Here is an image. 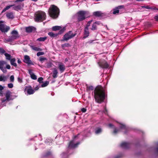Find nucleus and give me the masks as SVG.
I'll return each instance as SVG.
<instances>
[{"mask_svg":"<svg viewBox=\"0 0 158 158\" xmlns=\"http://www.w3.org/2000/svg\"><path fill=\"white\" fill-rule=\"evenodd\" d=\"M24 91H26L28 94H33L35 92L34 90L32 89L31 86H26L24 89Z\"/></svg>","mask_w":158,"mask_h":158,"instance_id":"12","label":"nucleus"},{"mask_svg":"<svg viewBox=\"0 0 158 158\" xmlns=\"http://www.w3.org/2000/svg\"><path fill=\"white\" fill-rule=\"evenodd\" d=\"M43 80V78L40 77L38 78V81L40 83L43 82L42 81Z\"/></svg>","mask_w":158,"mask_h":158,"instance_id":"42","label":"nucleus"},{"mask_svg":"<svg viewBox=\"0 0 158 158\" xmlns=\"http://www.w3.org/2000/svg\"><path fill=\"white\" fill-rule=\"evenodd\" d=\"M44 53L43 52H39L37 53V56H40L41 55H44Z\"/></svg>","mask_w":158,"mask_h":158,"instance_id":"48","label":"nucleus"},{"mask_svg":"<svg viewBox=\"0 0 158 158\" xmlns=\"http://www.w3.org/2000/svg\"><path fill=\"white\" fill-rule=\"evenodd\" d=\"M89 28H88L87 27H85L84 30V36L83 39H85L89 35Z\"/></svg>","mask_w":158,"mask_h":158,"instance_id":"18","label":"nucleus"},{"mask_svg":"<svg viewBox=\"0 0 158 158\" xmlns=\"http://www.w3.org/2000/svg\"><path fill=\"white\" fill-rule=\"evenodd\" d=\"M142 8H145L147 9H152V8L148 6H142Z\"/></svg>","mask_w":158,"mask_h":158,"instance_id":"50","label":"nucleus"},{"mask_svg":"<svg viewBox=\"0 0 158 158\" xmlns=\"http://www.w3.org/2000/svg\"><path fill=\"white\" fill-rule=\"evenodd\" d=\"M8 87L10 88H11L13 87V85L12 83H9L8 84Z\"/></svg>","mask_w":158,"mask_h":158,"instance_id":"53","label":"nucleus"},{"mask_svg":"<svg viewBox=\"0 0 158 158\" xmlns=\"http://www.w3.org/2000/svg\"><path fill=\"white\" fill-rule=\"evenodd\" d=\"M49 83V82L48 81H45L44 83H43V84H42L41 85L40 87H45L46 86H47Z\"/></svg>","mask_w":158,"mask_h":158,"instance_id":"36","label":"nucleus"},{"mask_svg":"<svg viewBox=\"0 0 158 158\" xmlns=\"http://www.w3.org/2000/svg\"><path fill=\"white\" fill-rule=\"evenodd\" d=\"M41 87L40 86H38V85H37L35 88L34 90H37L39 89V87Z\"/></svg>","mask_w":158,"mask_h":158,"instance_id":"59","label":"nucleus"},{"mask_svg":"<svg viewBox=\"0 0 158 158\" xmlns=\"http://www.w3.org/2000/svg\"><path fill=\"white\" fill-rule=\"evenodd\" d=\"M58 68L61 73L63 72L65 70V67L64 64H59Z\"/></svg>","mask_w":158,"mask_h":158,"instance_id":"20","label":"nucleus"},{"mask_svg":"<svg viewBox=\"0 0 158 158\" xmlns=\"http://www.w3.org/2000/svg\"><path fill=\"white\" fill-rule=\"evenodd\" d=\"M58 73V72L57 70L56 69H54L53 73V77L54 78H56L57 77V74Z\"/></svg>","mask_w":158,"mask_h":158,"instance_id":"25","label":"nucleus"},{"mask_svg":"<svg viewBox=\"0 0 158 158\" xmlns=\"http://www.w3.org/2000/svg\"><path fill=\"white\" fill-rule=\"evenodd\" d=\"M31 77L33 80H36L37 79V76L35 75L34 73L31 75Z\"/></svg>","mask_w":158,"mask_h":158,"instance_id":"40","label":"nucleus"},{"mask_svg":"<svg viewBox=\"0 0 158 158\" xmlns=\"http://www.w3.org/2000/svg\"><path fill=\"white\" fill-rule=\"evenodd\" d=\"M12 35L11 36L12 38L15 40L19 37V34L18 31L16 30H13L11 33Z\"/></svg>","mask_w":158,"mask_h":158,"instance_id":"13","label":"nucleus"},{"mask_svg":"<svg viewBox=\"0 0 158 158\" xmlns=\"http://www.w3.org/2000/svg\"><path fill=\"white\" fill-rule=\"evenodd\" d=\"M73 19H76L77 20V22H79V11L74 15L73 16Z\"/></svg>","mask_w":158,"mask_h":158,"instance_id":"23","label":"nucleus"},{"mask_svg":"<svg viewBox=\"0 0 158 158\" xmlns=\"http://www.w3.org/2000/svg\"><path fill=\"white\" fill-rule=\"evenodd\" d=\"M130 144L126 142H123L120 144L121 147L123 149H127L130 147Z\"/></svg>","mask_w":158,"mask_h":158,"instance_id":"16","label":"nucleus"},{"mask_svg":"<svg viewBox=\"0 0 158 158\" xmlns=\"http://www.w3.org/2000/svg\"><path fill=\"white\" fill-rule=\"evenodd\" d=\"M94 15L97 17H100L102 16V13L101 11H97L94 12L93 13Z\"/></svg>","mask_w":158,"mask_h":158,"instance_id":"21","label":"nucleus"},{"mask_svg":"<svg viewBox=\"0 0 158 158\" xmlns=\"http://www.w3.org/2000/svg\"><path fill=\"white\" fill-rule=\"evenodd\" d=\"M47 39V37H40L37 39V40L39 41H44Z\"/></svg>","mask_w":158,"mask_h":158,"instance_id":"34","label":"nucleus"},{"mask_svg":"<svg viewBox=\"0 0 158 158\" xmlns=\"http://www.w3.org/2000/svg\"><path fill=\"white\" fill-rule=\"evenodd\" d=\"M92 20H90L87 23V24L86 25V26L85 27H87L88 28L89 26L90 25V24L92 22Z\"/></svg>","mask_w":158,"mask_h":158,"instance_id":"49","label":"nucleus"},{"mask_svg":"<svg viewBox=\"0 0 158 158\" xmlns=\"http://www.w3.org/2000/svg\"><path fill=\"white\" fill-rule=\"evenodd\" d=\"M127 129H113L112 131L113 135H116L120 132H123L124 134L127 133Z\"/></svg>","mask_w":158,"mask_h":158,"instance_id":"11","label":"nucleus"},{"mask_svg":"<svg viewBox=\"0 0 158 158\" xmlns=\"http://www.w3.org/2000/svg\"><path fill=\"white\" fill-rule=\"evenodd\" d=\"M49 16L53 19L57 18L59 14L60 10L58 7L55 5L50 6L48 10Z\"/></svg>","mask_w":158,"mask_h":158,"instance_id":"2","label":"nucleus"},{"mask_svg":"<svg viewBox=\"0 0 158 158\" xmlns=\"http://www.w3.org/2000/svg\"><path fill=\"white\" fill-rule=\"evenodd\" d=\"M70 45L69 43H65L62 44L61 45L62 49H64L66 47L68 48L70 47Z\"/></svg>","mask_w":158,"mask_h":158,"instance_id":"29","label":"nucleus"},{"mask_svg":"<svg viewBox=\"0 0 158 158\" xmlns=\"http://www.w3.org/2000/svg\"><path fill=\"white\" fill-rule=\"evenodd\" d=\"M11 67L9 64H7L6 61L4 60L0 61V69L3 73H6L7 72L6 69H10Z\"/></svg>","mask_w":158,"mask_h":158,"instance_id":"5","label":"nucleus"},{"mask_svg":"<svg viewBox=\"0 0 158 158\" xmlns=\"http://www.w3.org/2000/svg\"><path fill=\"white\" fill-rule=\"evenodd\" d=\"M35 28L32 26H29L26 28V31L27 33H31L33 31H35Z\"/></svg>","mask_w":158,"mask_h":158,"instance_id":"15","label":"nucleus"},{"mask_svg":"<svg viewBox=\"0 0 158 158\" xmlns=\"http://www.w3.org/2000/svg\"><path fill=\"white\" fill-rule=\"evenodd\" d=\"M5 52V50L2 48H0V53L2 54H3Z\"/></svg>","mask_w":158,"mask_h":158,"instance_id":"44","label":"nucleus"},{"mask_svg":"<svg viewBox=\"0 0 158 158\" xmlns=\"http://www.w3.org/2000/svg\"><path fill=\"white\" fill-rule=\"evenodd\" d=\"M3 23V21H0V30L2 32H6L10 29V27L9 26H6L5 27V26L3 24L1 23Z\"/></svg>","mask_w":158,"mask_h":158,"instance_id":"9","label":"nucleus"},{"mask_svg":"<svg viewBox=\"0 0 158 158\" xmlns=\"http://www.w3.org/2000/svg\"><path fill=\"white\" fill-rule=\"evenodd\" d=\"M23 61L28 65H34V64L30 60V58L29 56L27 55H25L24 56Z\"/></svg>","mask_w":158,"mask_h":158,"instance_id":"10","label":"nucleus"},{"mask_svg":"<svg viewBox=\"0 0 158 158\" xmlns=\"http://www.w3.org/2000/svg\"><path fill=\"white\" fill-rule=\"evenodd\" d=\"M97 29V25L94 23L92 25L91 30H94Z\"/></svg>","mask_w":158,"mask_h":158,"instance_id":"39","label":"nucleus"},{"mask_svg":"<svg viewBox=\"0 0 158 158\" xmlns=\"http://www.w3.org/2000/svg\"><path fill=\"white\" fill-rule=\"evenodd\" d=\"M48 35L51 37H53L56 36L58 35V34H54L52 32H49L48 33Z\"/></svg>","mask_w":158,"mask_h":158,"instance_id":"33","label":"nucleus"},{"mask_svg":"<svg viewBox=\"0 0 158 158\" xmlns=\"http://www.w3.org/2000/svg\"><path fill=\"white\" fill-rule=\"evenodd\" d=\"M13 8L14 10H20L21 9V6L20 5H19L16 6H15L13 7Z\"/></svg>","mask_w":158,"mask_h":158,"instance_id":"32","label":"nucleus"},{"mask_svg":"<svg viewBox=\"0 0 158 158\" xmlns=\"http://www.w3.org/2000/svg\"><path fill=\"white\" fill-rule=\"evenodd\" d=\"M18 81L19 82L21 83L23 82L22 79L20 78L19 77H18Z\"/></svg>","mask_w":158,"mask_h":158,"instance_id":"54","label":"nucleus"},{"mask_svg":"<svg viewBox=\"0 0 158 158\" xmlns=\"http://www.w3.org/2000/svg\"><path fill=\"white\" fill-rule=\"evenodd\" d=\"M120 128H126V126L125 125L121 124L120 125Z\"/></svg>","mask_w":158,"mask_h":158,"instance_id":"52","label":"nucleus"},{"mask_svg":"<svg viewBox=\"0 0 158 158\" xmlns=\"http://www.w3.org/2000/svg\"><path fill=\"white\" fill-rule=\"evenodd\" d=\"M62 158H67L68 156V154L66 153H63L61 155Z\"/></svg>","mask_w":158,"mask_h":158,"instance_id":"43","label":"nucleus"},{"mask_svg":"<svg viewBox=\"0 0 158 158\" xmlns=\"http://www.w3.org/2000/svg\"><path fill=\"white\" fill-rule=\"evenodd\" d=\"M103 112H104L105 114H107V110L106 108H105L104 110H103Z\"/></svg>","mask_w":158,"mask_h":158,"instance_id":"63","label":"nucleus"},{"mask_svg":"<svg viewBox=\"0 0 158 158\" xmlns=\"http://www.w3.org/2000/svg\"><path fill=\"white\" fill-rule=\"evenodd\" d=\"M45 142L46 143L48 144V143H49V144H50V143L52 142V140L51 139H46L45 141Z\"/></svg>","mask_w":158,"mask_h":158,"instance_id":"41","label":"nucleus"},{"mask_svg":"<svg viewBox=\"0 0 158 158\" xmlns=\"http://www.w3.org/2000/svg\"><path fill=\"white\" fill-rule=\"evenodd\" d=\"M15 6V5H12L8 6H7L6 7H5L2 11V13H3L5 12L6 11L9 9L10 7H13Z\"/></svg>","mask_w":158,"mask_h":158,"instance_id":"27","label":"nucleus"},{"mask_svg":"<svg viewBox=\"0 0 158 158\" xmlns=\"http://www.w3.org/2000/svg\"><path fill=\"white\" fill-rule=\"evenodd\" d=\"M76 35V33L73 34L72 31H69L64 35L63 39L61 40V41H67L73 38Z\"/></svg>","mask_w":158,"mask_h":158,"instance_id":"6","label":"nucleus"},{"mask_svg":"<svg viewBox=\"0 0 158 158\" xmlns=\"http://www.w3.org/2000/svg\"><path fill=\"white\" fill-rule=\"evenodd\" d=\"M14 40H14L12 38L11 36L7 40V41L8 42H11Z\"/></svg>","mask_w":158,"mask_h":158,"instance_id":"46","label":"nucleus"},{"mask_svg":"<svg viewBox=\"0 0 158 158\" xmlns=\"http://www.w3.org/2000/svg\"><path fill=\"white\" fill-rule=\"evenodd\" d=\"M65 30V27H64L63 28L60 29L58 33V35L62 34L64 31Z\"/></svg>","mask_w":158,"mask_h":158,"instance_id":"38","label":"nucleus"},{"mask_svg":"<svg viewBox=\"0 0 158 158\" xmlns=\"http://www.w3.org/2000/svg\"><path fill=\"white\" fill-rule=\"evenodd\" d=\"M4 55L6 56V58L7 60H10L11 59V56L10 54L7 53H5Z\"/></svg>","mask_w":158,"mask_h":158,"instance_id":"30","label":"nucleus"},{"mask_svg":"<svg viewBox=\"0 0 158 158\" xmlns=\"http://www.w3.org/2000/svg\"><path fill=\"white\" fill-rule=\"evenodd\" d=\"M28 73L30 75V76L31 74H34V73L32 72V70L31 69L28 70Z\"/></svg>","mask_w":158,"mask_h":158,"instance_id":"56","label":"nucleus"},{"mask_svg":"<svg viewBox=\"0 0 158 158\" xmlns=\"http://www.w3.org/2000/svg\"><path fill=\"white\" fill-rule=\"evenodd\" d=\"M10 80L11 82H13L14 81V75H11L10 77Z\"/></svg>","mask_w":158,"mask_h":158,"instance_id":"51","label":"nucleus"},{"mask_svg":"<svg viewBox=\"0 0 158 158\" xmlns=\"http://www.w3.org/2000/svg\"><path fill=\"white\" fill-rule=\"evenodd\" d=\"M2 102V103L4 102H5L6 101H7V100H6V98L4 99L3 98H2L1 99Z\"/></svg>","mask_w":158,"mask_h":158,"instance_id":"57","label":"nucleus"},{"mask_svg":"<svg viewBox=\"0 0 158 158\" xmlns=\"http://www.w3.org/2000/svg\"><path fill=\"white\" fill-rule=\"evenodd\" d=\"M11 92L9 90H7L5 94V96L6 97V100H7V101H9L11 100L10 98V96Z\"/></svg>","mask_w":158,"mask_h":158,"instance_id":"17","label":"nucleus"},{"mask_svg":"<svg viewBox=\"0 0 158 158\" xmlns=\"http://www.w3.org/2000/svg\"><path fill=\"white\" fill-rule=\"evenodd\" d=\"M94 131L96 135H98L102 131V129H94Z\"/></svg>","mask_w":158,"mask_h":158,"instance_id":"26","label":"nucleus"},{"mask_svg":"<svg viewBox=\"0 0 158 158\" xmlns=\"http://www.w3.org/2000/svg\"><path fill=\"white\" fill-rule=\"evenodd\" d=\"M34 139V140L38 142V140H42V138L41 135H39L38 137L37 136H35L34 139H31V140Z\"/></svg>","mask_w":158,"mask_h":158,"instance_id":"24","label":"nucleus"},{"mask_svg":"<svg viewBox=\"0 0 158 158\" xmlns=\"http://www.w3.org/2000/svg\"><path fill=\"white\" fill-rule=\"evenodd\" d=\"M46 15L44 12L39 11L35 13L34 19L36 22H42L46 19Z\"/></svg>","mask_w":158,"mask_h":158,"instance_id":"4","label":"nucleus"},{"mask_svg":"<svg viewBox=\"0 0 158 158\" xmlns=\"http://www.w3.org/2000/svg\"><path fill=\"white\" fill-rule=\"evenodd\" d=\"M109 127H113L114 126L111 123H110L108 124Z\"/></svg>","mask_w":158,"mask_h":158,"instance_id":"60","label":"nucleus"},{"mask_svg":"<svg viewBox=\"0 0 158 158\" xmlns=\"http://www.w3.org/2000/svg\"><path fill=\"white\" fill-rule=\"evenodd\" d=\"M6 17L9 19H13L14 18L13 13L12 12H8L6 14Z\"/></svg>","mask_w":158,"mask_h":158,"instance_id":"19","label":"nucleus"},{"mask_svg":"<svg viewBox=\"0 0 158 158\" xmlns=\"http://www.w3.org/2000/svg\"><path fill=\"white\" fill-rule=\"evenodd\" d=\"M89 12L87 11H80V21H82L85 19L86 17H88L87 15Z\"/></svg>","mask_w":158,"mask_h":158,"instance_id":"8","label":"nucleus"},{"mask_svg":"<svg viewBox=\"0 0 158 158\" xmlns=\"http://www.w3.org/2000/svg\"><path fill=\"white\" fill-rule=\"evenodd\" d=\"M155 144L156 146V148L155 149L156 152V153L158 154V142L156 143Z\"/></svg>","mask_w":158,"mask_h":158,"instance_id":"47","label":"nucleus"},{"mask_svg":"<svg viewBox=\"0 0 158 158\" xmlns=\"http://www.w3.org/2000/svg\"><path fill=\"white\" fill-rule=\"evenodd\" d=\"M31 48L33 50L35 51H40L42 50V49L38 47L32 46Z\"/></svg>","mask_w":158,"mask_h":158,"instance_id":"37","label":"nucleus"},{"mask_svg":"<svg viewBox=\"0 0 158 158\" xmlns=\"http://www.w3.org/2000/svg\"><path fill=\"white\" fill-rule=\"evenodd\" d=\"M81 110L83 112H85L86 111V109L85 108H83L81 109Z\"/></svg>","mask_w":158,"mask_h":158,"instance_id":"58","label":"nucleus"},{"mask_svg":"<svg viewBox=\"0 0 158 158\" xmlns=\"http://www.w3.org/2000/svg\"><path fill=\"white\" fill-rule=\"evenodd\" d=\"M98 64L99 66L102 69H107L109 67L107 62L104 60H100L98 62Z\"/></svg>","mask_w":158,"mask_h":158,"instance_id":"7","label":"nucleus"},{"mask_svg":"<svg viewBox=\"0 0 158 158\" xmlns=\"http://www.w3.org/2000/svg\"><path fill=\"white\" fill-rule=\"evenodd\" d=\"M124 7V6L123 5L119 6L116 7L113 9V13L114 14H116L119 13V9L123 8Z\"/></svg>","mask_w":158,"mask_h":158,"instance_id":"14","label":"nucleus"},{"mask_svg":"<svg viewBox=\"0 0 158 158\" xmlns=\"http://www.w3.org/2000/svg\"><path fill=\"white\" fill-rule=\"evenodd\" d=\"M94 97L96 102L99 103L103 102L105 97L104 89L102 87L96 88L94 91Z\"/></svg>","mask_w":158,"mask_h":158,"instance_id":"1","label":"nucleus"},{"mask_svg":"<svg viewBox=\"0 0 158 158\" xmlns=\"http://www.w3.org/2000/svg\"><path fill=\"white\" fill-rule=\"evenodd\" d=\"M15 6V5H12L8 6H7L6 7H5L2 11V13H3L5 12L6 11L9 9L10 7H13Z\"/></svg>","mask_w":158,"mask_h":158,"instance_id":"28","label":"nucleus"},{"mask_svg":"<svg viewBox=\"0 0 158 158\" xmlns=\"http://www.w3.org/2000/svg\"><path fill=\"white\" fill-rule=\"evenodd\" d=\"M10 60V63L11 65H13L15 67H16L17 66L16 63H15V62L16 61V59L15 58H14L11 59Z\"/></svg>","mask_w":158,"mask_h":158,"instance_id":"22","label":"nucleus"},{"mask_svg":"<svg viewBox=\"0 0 158 158\" xmlns=\"http://www.w3.org/2000/svg\"><path fill=\"white\" fill-rule=\"evenodd\" d=\"M96 25H100L101 24V23L100 22H96L95 23H94Z\"/></svg>","mask_w":158,"mask_h":158,"instance_id":"61","label":"nucleus"},{"mask_svg":"<svg viewBox=\"0 0 158 158\" xmlns=\"http://www.w3.org/2000/svg\"><path fill=\"white\" fill-rule=\"evenodd\" d=\"M40 60L41 62H43V61L47 60L46 58L42 56H40Z\"/></svg>","mask_w":158,"mask_h":158,"instance_id":"45","label":"nucleus"},{"mask_svg":"<svg viewBox=\"0 0 158 158\" xmlns=\"http://www.w3.org/2000/svg\"><path fill=\"white\" fill-rule=\"evenodd\" d=\"M61 28V27L59 26H54L52 28V29L54 31H56L57 30H59Z\"/></svg>","mask_w":158,"mask_h":158,"instance_id":"31","label":"nucleus"},{"mask_svg":"<svg viewBox=\"0 0 158 158\" xmlns=\"http://www.w3.org/2000/svg\"><path fill=\"white\" fill-rule=\"evenodd\" d=\"M7 80V77L5 76H0V81H5Z\"/></svg>","mask_w":158,"mask_h":158,"instance_id":"35","label":"nucleus"},{"mask_svg":"<svg viewBox=\"0 0 158 158\" xmlns=\"http://www.w3.org/2000/svg\"><path fill=\"white\" fill-rule=\"evenodd\" d=\"M88 89L90 90H92L94 89V88L93 86H89L88 87H87Z\"/></svg>","mask_w":158,"mask_h":158,"instance_id":"55","label":"nucleus"},{"mask_svg":"<svg viewBox=\"0 0 158 158\" xmlns=\"http://www.w3.org/2000/svg\"><path fill=\"white\" fill-rule=\"evenodd\" d=\"M155 19L157 21H158V15L156 16L155 17Z\"/></svg>","mask_w":158,"mask_h":158,"instance_id":"64","label":"nucleus"},{"mask_svg":"<svg viewBox=\"0 0 158 158\" xmlns=\"http://www.w3.org/2000/svg\"><path fill=\"white\" fill-rule=\"evenodd\" d=\"M78 135V134L75 136L73 140L69 142L67 149V153L70 154V150L77 147L79 143Z\"/></svg>","mask_w":158,"mask_h":158,"instance_id":"3","label":"nucleus"},{"mask_svg":"<svg viewBox=\"0 0 158 158\" xmlns=\"http://www.w3.org/2000/svg\"><path fill=\"white\" fill-rule=\"evenodd\" d=\"M3 89V87L2 85H0V91H2Z\"/></svg>","mask_w":158,"mask_h":158,"instance_id":"62","label":"nucleus"}]
</instances>
